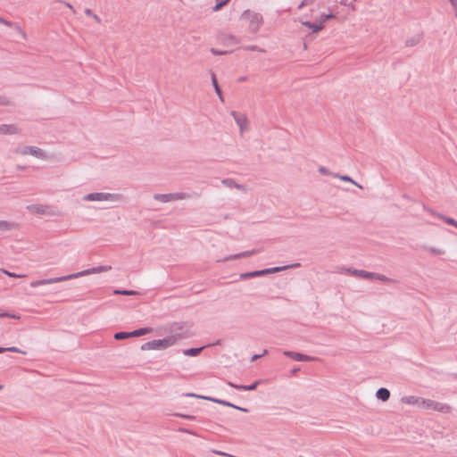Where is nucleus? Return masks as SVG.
Masks as SVG:
<instances>
[{
  "mask_svg": "<svg viewBox=\"0 0 457 457\" xmlns=\"http://www.w3.org/2000/svg\"><path fill=\"white\" fill-rule=\"evenodd\" d=\"M109 270H111V266L94 267V268L87 269V270H82V271H79V272H77V273H72V274H70V275H67V276H62V277H56V278H51L36 280V281H33V282L30 283V287H37L43 286V285H48V284H54V283L61 282V281H66V280H69V279L76 278L82 277V276L88 275V274H94V273H99V272H102V271H107Z\"/></svg>",
  "mask_w": 457,
  "mask_h": 457,
  "instance_id": "obj_1",
  "label": "nucleus"
},
{
  "mask_svg": "<svg viewBox=\"0 0 457 457\" xmlns=\"http://www.w3.org/2000/svg\"><path fill=\"white\" fill-rule=\"evenodd\" d=\"M241 20L247 21L248 23V30L252 33H256L259 29L261 25L263 22L262 16L251 10H245L241 14L240 17Z\"/></svg>",
  "mask_w": 457,
  "mask_h": 457,
  "instance_id": "obj_2",
  "label": "nucleus"
},
{
  "mask_svg": "<svg viewBox=\"0 0 457 457\" xmlns=\"http://www.w3.org/2000/svg\"><path fill=\"white\" fill-rule=\"evenodd\" d=\"M299 266H300V263H294L292 265H286V266H281V267H273V268H268V269H263V270H260L249 271V272H245V273H241L239 275V278L240 279H248V278H257V277H261V276H264V275L278 272V271L287 270L288 268H296V267H299Z\"/></svg>",
  "mask_w": 457,
  "mask_h": 457,
  "instance_id": "obj_3",
  "label": "nucleus"
},
{
  "mask_svg": "<svg viewBox=\"0 0 457 457\" xmlns=\"http://www.w3.org/2000/svg\"><path fill=\"white\" fill-rule=\"evenodd\" d=\"M175 343L176 339L170 337L162 339H154L143 344L141 350H162L173 345Z\"/></svg>",
  "mask_w": 457,
  "mask_h": 457,
  "instance_id": "obj_4",
  "label": "nucleus"
},
{
  "mask_svg": "<svg viewBox=\"0 0 457 457\" xmlns=\"http://www.w3.org/2000/svg\"><path fill=\"white\" fill-rule=\"evenodd\" d=\"M196 193H184V192H177V193H169V194H155L154 195V199L156 201H160L162 203H168L176 200H183L189 199L197 196Z\"/></svg>",
  "mask_w": 457,
  "mask_h": 457,
  "instance_id": "obj_5",
  "label": "nucleus"
},
{
  "mask_svg": "<svg viewBox=\"0 0 457 457\" xmlns=\"http://www.w3.org/2000/svg\"><path fill=\"white\" fill-rule=\"evenodd\" d=\"M120 195L118 194H111V193H104V192H95L85 195L83 196L84 201H118L120 200Z\"/></svg>",
  "mask_w": 457,
  "mask_h": 457,
  "instance_id": "obj_6",
  "label": "nucleus"
},
{
  "mask_svg": "<svg viewBox=\"0 0 457 457\" xmlns=\"http://www.w3.org/2000/svg\"><path fill=\"white\" fill-rule=\"evenodd\" d=\"M171 336L170 337H173L176 339H183L190 337L187 329V323L186 322H174L170 327Z\"/></svg>",
  "mask_w": 457,
  "mask_h": 457,
  "instance_id": "obj_7",
  "label": "nucleus"
},
{
  "mask_svg": "<svg viewBox=\"0 0 457 457\" xmlns=\"http://www.w3.org/2000/svg\"><path fill=\"white\" fill-rule=\"evenodd\" d=\"M15 153L21 155L31 154L38 159H46V154L39 147L25 145L16 148Z\"/></svg>",
  "mask_w": 457,
  "mask_h": 457,
  "instance_id": "obj_8",
  "label": "nucleus"
},
{
  "mask_svg": "<svg viewBox=\"0 0 457 457\" xmlns=\"http://www.w3.org/2000/svg\"><path fill=\"white\" fill-rule=\"evenodd\" d=\"M420 406H421L425 409H429V410H434V411H443V412H445L450 409V407L446 404H444V403H438V402H436V401H433L430 399H424V398L420 399Z\"/></svg>",
  "mask_w": 457,
  "mask_h": 457,
  "instance_id": "obj_9",
  "label": "nucleus"
},
{
  "mask_svg": "<svg viewBox=\"0 0 457 457\" xmlns=\"http://www.w3.org/2000/svg\"><path fill=\"white\" fill-rule=\"evenodd\" d=\"M283 354L288 358H291L297 361H312L314 358L301 353L293 352L289 350H286L283 352Z\"/></svg>",
  "mask_w": 457,
  "mask_h": 457,
  "instance_id": "obj_10",
  "label": "nucleus"
},
{
  "mask_svg": "<svg viewBox=\"0 0 457 457\" xmlns=\"http://www.w3.org/2000/svg\"><path fill=\"white\" fill-rule=\"evenodd\" d=\"M21 129L15 124H0V134L12 135L19 134Z\"/></svg>",
  "mask_w": 457,
  "mask_h": 457,
  "instance_id": "obj_11",
  "label": "nucleus"
},
{
  "mask_svg": "<svg viewBox=\"0 0 457 457\" xmlns=\"http://www.w3.org/2000/svg\"><path fill=\"white\" fill-rule=\"evenodd\" d=\"M230 114H231V116H233L236 123L240 128V130L243 131L246 128V125H247V118H246V116L244 115V114L238 113L236 111H232L230 112Z\"/></svg>",
  "mask_w": 457,
  "mask_h": 457,
  "instance_id": "obj_12",
  "label": "nucleus"
},
{
  "mask_svg": "<svg viewBox=\"0 0 457 457\" xmlns=\"http://www.w3.org/2000/svg\"><path fill=\"white\" fill-rule=\"evenodd\" d=\"M261 383V380H255L253 383H252L251 385H238V384H235V383H232V382H228V386L233 387V388H236V389H238V390H244V391H253L257 388L258 385Z\"/></svg>",
  "mask_w": 457,
  "mask_h": 457,
  "instance_id": "obj_13",
  "label": "nucleus"
},
{
  "mask_svg": "<svg viewBox=\"0 0 457 457\" xmlns=\"http://www.w3.org/2000/svg\"><path fill=\"white\" fill-rule=\"evenodd\" d=\"M427 211L431 213L433 216L444 220L446 224L448 225H451V226H453L455 228H457V220H455L454 219L451 218V217H447L444 214H441L439 212H434L432 209H427Z\"/></svg>",
  "mask_w": 457,
  "mask_h": 457,
  "instance_id": "obj_14",
  "label": "nucleus"
},
{
  "mask_svg": "<svg viewBox=\"0 0 457 457\" xmlns=\"http://www.w3.org/2000/svg\"><path fill=\"white\" fill-rule=\"evenodd\" d=\"M258 252H259V250H255V249H253L251 251H245V252H242V253H239L237 254L228 255V256L225 257L223 259V261L228 262V261L237 260V259H240V258L249 257Z\"/></svg>",
  "mask_w": 457,
  "mask_h": 457,
  "instance_id": "obj_15",
  "label": "nucleus"
},
{
  "mask_svg": "<svg viewBox=\"0 0 457 457\" xmlns=\"http://www.w3.org/2000/svg\"><path fill=\"white\" fill-rule=\"evenodd\" d=\"M347 271L354 276H358L362 278L371 279L373 278V272L366 271L363 270L348 269Z\"/></svg>",
  "mask_w": 457,
  "mask_h": 457,
  "instance_id": "obj_16",
  "label": "nucleus"
},
{
  "mask_svg": "<svg viewBox=\"0 0 457 457\" xmlns=\"http://www.w3.org/2000/svg\"><path fill=\"white\" fill-rule=\"evenodd\" d=\"M221 183L228 187H230V188H237L238 190H242V191H245V186L243 185H240L238 183H237L233 179H224L221 180Z\"/></svg>",
  "mask_w": 457,
  "mask_h": 457,
  "instance_id": "obj_17",
  "label": "nucleus"
},
{
  "mask_svg": "<svg viewBox=\"0 0 457 457\" xmlns=\"http://www.w3.org/2000/svg\"><path fill=\"white\" fill-rule=\"evenodd\" d=\"M303 25L304 27H307L313 33H317V32L320 31L324 28L323 25L321 23H320L318 21L316 22L303 21Z\"/></svg>",
  "mask_w": 457,
  "mask_h": 457,
  "instance_id": "obj_18",
  "label": "nucleus"
},
{
  "mask_svg": "<svg viewBox=\"0 0 457 457\" xmlns=\"http://www.w3.org/2000/svg\"><path fill=\"white\" fill-rule=\"evenodd\" d=\"M376 397L382 402H386L390 397V391L386 387H380L376 392Z\"/></svg>",
  "mask_w": 457,
  "mask_h": 457,
  "instance_id": "obj_19",
  "label": "nucleus"
},
{
  "mask_svg": "<svg viewBox=\"0 0 457 457\" xmlns=\"http://www.w3.org/2000/svg\"><path fill=\"white\" fill-rule=\"evenodd\" d=\"M0 23L5 25L7 27H10V28H14L23 36V37H26V33L22 30V29L21 28V26L19 24L10 21H7L2 17H0Z\"/></svg>",
  "mask_w": 457,
  "mask_h": 457,
  "instance_id": "obj_20",
  "label": "nucleus"
},
{
  "mask_svg": "<svg viewBox=\"0 0 457 457\" xmlns=\"http://www.w3.org/2000/svg\"><path fill=\"white\" fill-rule=\"evenodd\" d=\"M153 330L152 328H140L129 332V337H137L150 333Z\"/></svg>",
  "mask_w": 457,
  "mask_h": 457,
  "instance_id": "obj_21",
  "label": "nucleus"
},
{
  "mask_svg": "<svg viewBox=\"0 0 457 457\" xmlns=\"http://www.w3.org/2000/svg\"><path fill=\"white\" fill-rule=\"evenodd\" d=\"M203 399L204 400H207V401H211V402H213V403H219L220 405H223V406H228V407H231V408H237V405H235L234 403L228 402V401H226V400H221V399H218V398H214V397H203Z\"/></svg>",
  "mask_w": 457,
  "mask_h": 457,
  "instance_id": "obj_22",
  "label": "nucleus"
},
{
  "mask_svg": "<svg viewBox=\"0 0 457 457\" xmlns=\"http://www.w3.org/2000/svg\"><path fill=\"white\" fill-rule=\"evenodd\" d=\"M212 86L214 87V90H215V93L217 94L218 97L220 98V100L221 102H224V98H223V96H222V92H221V89L218 84V80L216 79V76L213 72H212Z\"/></svg>",
  "mask_w": 457,
  "mask_h": 457,
  "instance_id": "obj_23",
  "label": "nucleus"
},
{
  "mask_svg": "<svg viewBox=\"0 0 457 457\" xmlns=\"http://www.w3.org/2000/svg\"><path fill=\"white\" fill-rule=\"evenodd\" d=\"M204 346L202 347H194V348H188L183 351V353L187 356H197L200 354V353L203 351Z\"/></svg>",
  "mask_w": 457,
  "mask_h": 457,
  "instance_id": "obj_24",
  "label": "nucleus"
},
{
  "mask_svg": "<svg viewBox=\"0 0 457 457\" xmlns=\"http://www.w3.org/2000/svg\"><path fill=\"white\" fill-rule=\"evenodd\" d=\"M113 294L120 295H140V293L137 291L128 290V289H114Z\"/></svg>",
  "mask_w": 457,
  "mask_h": 457,
  "instance_id": "obj_25",
  "label": "nucleus"
},
{
  "mask_svg": "<svg viewBox=\"0 0 457 457\" xmlns=\"http://www.w3.org/2000/svg\"><path fill=\"white\" fill-rule=\"evenodd\" d=\"M46 207L44 206V205H40V204H32V205H29L28 206V209L35 213H38V214H44L46 212L45 209Z\"/></svg>",
  "mask_w": 457,
  "mask_h": 457,
  "instance_id": "obj_26",
  "label": "nucleus"
},
{
  "mask_svg": "<svg viewBox=\"0 0 457 457\" xmlns=\"http://www.w3.org/2000/svg\"><path fill=\"white\" fill-rule=\"evenodd\" d=\"M15 226L16 225L13 222H9L6 220H0V230L1 231L12 230V228H15Z\"/></svg>",
  "mask_w": 457,
  "mask_h": 457,
  "instance_id": "obj_27",
  "label": "nucleus"
},
{
  "mask_svg": "<svg viewBox=\"0 0 457 457\" xmlns=\"http://www.w3.org/2000/svg\"><path fill=\"white\" fill-rule=\"evenodd\" d=\"M372 279H378L379 281L385 282V283H391L394 282V279L387 278L386 276L379 273L373 272V278Z\"/></svg>",
  "mask_w": 457,
  "mask_h": 457,
  "instance_id": "obj_28",
  "label": "nucleus"
},
{
  "mask_svg": "<svg viewBox=\"0 0 457 457\" xmlns=\"http://www.w3.org/2000/svg\"><path fill=\"white\" fill-rule=\"evenodd\" d=\"M335 178H338L339 179L343 180V181H346V182H351L353 184H354L355 186H357L358 187L361 188L362 187L361 185H359L358 183H356L351 177L347 176V175H339V174H335L334 175Z\"/></svg>",
  "mask_w": 457,
  "mask_h": 457,
  "instance_id": "obj_29",
  "label": "nucleus"
},
{
  "mask_svg": "<svg viewBox=\"0 0 457 457\" xmlns=\"http://www.w3.org/2000/svg\"><path fill=\"white\" fill-rule=\"evenodd\" d=\"M336 18V14L332 13V12H329V13H327V14H321L319 19H318V21L320 23H321L323 26H324V23L330 20V19H334Z\"/></svg>",
  "mask_w": 457,
  "mask_h": 457,
  "instance_id": "obj_30",
  "label": "nucleus"
},
{
  "mask_svg": "<svg viewBox=\"0 0 457 457\" xmlns=\"http://www.w3.org/2000/svg\"><path fill=\"white\" fill-rule=\"evenodd\" d=\"M113 337L115 340H124V339L129 338V332L119 331L114 334Z\"/></svg>",
  "mask_w": 457,
  "mask_h": 457,
  "instance_id": "obj_31",
  "label": "nucleus"
},
{
  "mask_svg": "<svg viewBox=\"0 0 457 457\" xmlns=\"http://www.w3.org/2000/svg\"><path fill=\"white\" fill-rule=\"evenodd\" d=\"M424 249L430 252L433 254H436V255H442V254H445V250L436 248V247L425 246Z\"/></svg>",
  "mask_w": 457,
  "mask_h": 457,
  "instance_id": "obj_32",
  "label": "nucleus"
},
{
  "mask_svg": "<svg viewBox=\"0 0 457 457\" xmlns=\"http://www.w3.org/2000/svg\"><path fill=\"white\" fill-rule=\"evenodd\" d=\"M420 39V37H412L411 38H408L405 41V46H414L419 44Z\"/></svg>",
  "mask_w": 457,
  "mask_h": 457,
  "instance_id": "obj_33",
  "label": "nucleus"
},
{
  "mask_svg": "<svg viewBox=\"0 0 457 457\" xmlns=\"http://www.w3.org/2000/svg\"><path fill=\"white\" fill-rule=\"evenodd\" d=\"M230 0H216V4L213 7V11H219L225 6Z\"/></svg>",
  "mask_w": 457,
  "mask_h": 457,
  "instance_id": "obj_34",
  "label": "nucleus"
},
{
  "mask_svg": "<svg viewBox=\"0 0 457 457\" xmlns=\"http://www.w3.org/2000/svg\"><path fill=\"white\" fill-rule=\"evenodd\" d=\"M5 349V352H12V353H21L23 355L26 354V352L17 348L16 346H11V347H4Z\"/></svg>",
  "mask_w": 457,
  "mask_h": 457,
  "instance_id": "obj_35",
  "label": "nucleus"
},
{
  "mask_svg": "<svg viewBox=\"0 0 457 457\" xmlns=\"http://www.w3.org/2000/svg\"><path fill=\"white\" fill-rule=\"evenodd\" d=\"M420 399L421 398H416L415 396H409V397H407L406 403H412V404H418L420 406Z\"/></svg>",
  "mask_w": 457,
  "mask_h": 457,
  "instance_id": "obj_36",
  "label": "nucleus"
},
{
  "mask_svg": "<svg viewBox=\"0 0 457 457\" xmlns=\"http://www.w3.org/2000/svg\"><path fill=\"white\" fill-rule=\"evenodd\" d=\"M319 172L322 175H326V176H333L334 177V173L330 172L328 170V169H327L326 167L324 166H320L319 168Z\"/></svg>",
  "mask_w": 457,
  "mask_h": 457,
  "instance_id": "obj_37",
  "label": "nucleus"
},
{
  "mask_svg": "<svg viewBox=\"0 0 457 457\" xmlns=\"http://www.w3.org/2000/svg\"><path fill=\"white\" fill-rule=\"evenodd\" d=\"M85 13L87 16L93 17L97 22L101 21V19L96 14H94L93 12L90 9H86L85 10Z\"/></svg>",
  "mask_w": 457,
  "mask_h": 457,
  "instance_id": "obj_38",
  "label": "nucleus"
},
{
  "mask_svg": "<svg viewBox=\"0 0 457 457\" xmlns=\"http://www.w3.org/2000/svg\"><path fill=\"white\" fill-rule=\"evenodd\" d=\"M10 101L9 99L4 96H0V105L6 106L9 105Z\"/></svg>",
  "mask_w": 457,
  "mask_h": 457,
  "instance_id": "obj_39",
  "label": "nucleus"
},
{
  "mask_svg": "<svg viewBox=\"0 0 457 457\" xmlns=\"http://www.w3.org/2000/svg\"><path fill=\"white\" fill-rule=\"evenodd\" d=\"M176 416H179V417H181L183 419H186V420H195L196 419L195 416H193V415H187V414H179V413H177L175 414Z\"/></svg>",
  "mask_w": 457,
  "mask_h": 457,
  "instance_id": "obj_40",
  "label": "nucleus"
},
{
  "mask_svg": "<svg viewBox=\"0 0 457 457\" xmlns=\"http://www.w3.org/2000/svg\"><path fill=\"white\" fill-rule=\"evenodd\" d=\"M211 53L213 54V55H222V54H228V51H220V50H217L215 48H212L211 49Z\"/></svg>",
  "mask_w": 457,
  "mask_h": 457,
  "instance_id": "obj_41",
  "label": "nucleus"
},
{
  "mask_svg": "<svg viewBox=\"0 0 457 457\" xmlns=\"http://www.w3.org/2000/svg\"><path fill=\"white\" fill-rule=\"evenodd\" d=\"M0 317H7V318H12V319H20L19 316H17L15 314H11L9 312H1L0 313Z\"/></svg>",
  "mask_w": 457,
  "mask_h": 457,
  "instance_id": "obj_42",
  "label": "nucleus"
},
{
  "mask_svg": "<svg viewBox=\"0 0 457 457\" xmlns=\"http://www.w3.org/2000/svg\"><path fill=\"white\" fill-rule=\"evenodd\" d=\"M2 271L4 273L7 274L9 277H12V278H22V277H24V275H17L14 272H10V271H7L5 270H2Z\"/></svg>",
  "mask_w": 457,
  "mask_h": 457,
  "instance_id": "obj_43",
  "label": "nucleus"
},
{
  "mask_svg": "<svg viewBox=\"0 0 457 457\" xmlns=\"http://www.w3.org/2000/svg\"><path fill=\"white\" fill-rule=\"evenodd\" d=\"M179 432H182V433H187V434H190V435H196L194 431H192L191 429H188V428H179Z\"/></svg>",
  "mask_w": 457,
  "mask_h": 457,
  "instance_id": "obj_44",
  "label": "nucleus"
},
{
  "mask_svg": "<svg viewBox=\"0 0 457 457\" xmlns=\"http://www.w3.org/2000/svg\"><path fill=\"white\" fill-rule=\"evenodd\" d=\"M246 49L250 50V51L264 52V50L259 48L257 46H247Z\"/></svg>",
  "mask_w": 457,
  "mask_h": 457,
  "instance_id": "obj_45",
  "label": "nucleus"
},
{
  "mask_svg": "<svg viewBox=\"0 0 457 457\" xmlns=\"http://www.w3.org/2000/svg\"><path fill=\"white\" fill-rule=\"evenodd\" d=\"M186 396H187V397H196V398H201V399H203V397H204V395H196V394H194V393H187V394H186Z\"/></svg>",
  "mask_w": 457,
  "mask_h": 457,
  "instance_id": "obj_46",
  "label": "nucleus"
},
{
  "mask_svg": "<svg viewBox=\"0 0 457 457\" xmlns=\"http://www.w3.org/2000/svg\"><path fill=\"white\" fill-rule=\"evenodd\" d=\"M265 353H267V350H264L262 354H253L252 356L251 360L255 361V360L259 359L260 357H262V355H264Z\"/></svg>",
  "mask_w": 457,
  "mask_h": 457,
  "instance_id": "obj_47",
  "label": "nucleus"
},
{
  "mask_svg": "<svg viewBox=\"0 0 457 457\" xmlns=\"http://www.w3.org/2000/svg\"><path fill=\"white\" fill-rule=\"evenodd\" d=\"M452 5L455 9V17L457 18V0H449Z\"/></svg>",
  "mask_w": 457,
  "mask_h": 457,
  "instance_id": "obj_48",
  "label": "nucleus"
},
{
  "mask_svg": "<svg viewBox=\"0 0 457 457\" xmlns=\"http://www.w3.org/2000/svg\"><path fill=\"white\" fill-rule=\"evenodd\" d=\"M313 0H303L298 6L301 9L303 5L312 3Z\"/></svg>",
  "mask_w": 457,
  "mask_h": 457,
  "instance_id": "obj_49",
  "label": "nucleus"
},
{
  "mask_svg": "<svg viewBox=\"0 0 457 457\" xmlns=\"http://www.w3.org/2000/svg\"><path fill=\"white\" fill-rule=\"evenodd\" d=\"M300 370L299 367H295L293 370H291L290 373L291 375H295Z\"/></svg>",
  "mask_w": 457,
  "mask_h": 457,
  "instance_id": "obj_50",
  "label": "nucleus"
},
{
  "mask_svg": "<svg viewBox=\"0 0 457 457\" xmlns=\"http://www.w3.org/2000/svg\"><path fill=\"white\" fill-rule=\"evenodd\" d=\"M236 409H237V410H239V411H243V412H248V411H249V410H248V409H246V408H243V407H239V406H237V408H236Z\"/></svg>",
  "mask_w": 457,
  "mask_h": 457,
  "instance_id": "obj_51",
  "label": "nucleus"
},
{
  "mask_svg": "<svg viewBox=\"0 0 457 457\" xmlns=\"http://www.w3.org/2000/svg\"><path fill=\"white\" fill-rule=\"evenodd\" d=\"M340 4H342L344 5H348L347 0H340Z\"/></svg>",
  "mask_w": 457,
  "mask_h": 457,
  "instance_id": "obj_52",
  "label": "nucleus"
},
{
  "mask_svg": "<svg viewBox=\"0 0 457 457\" xmlns=\"http://www.w3.org/2000/svg\"><path fill=\"white\" fill-rule=\"evenodd\" d=\"M17 169H18V170H25V169H26V167H25V166H20V165H17Z\"/></svg>",
  "mask_w": 457,
  "mask_h": 457,
  "instance_id": "obj_53",
  "label": "nucleus"
},
{
  "mask_svg": "<svg viewBox=\"0 0 457 457\" xmlns=\"http://www.w3.org/2000/svg\"><path fill=\"white\" fill-rule=\"evenodd\" d=\"M245 79H246V78H245V77H240V78L238 79V80H239V81H245Z\"/></svg>",
  "mask_w": 457,
  "mask_h": 457,
  "instance_id": "obj_54",
  "label": "nucleus"
},
{
  "mask_svg": "<svg viewBox=\"0 0 457 457\" xmlns=\"http://www.w3.org/2000/svg\"><path fill=\"white\" fill-rule=\"evenodd\" d=\"M4 352H5L4 347H1V346H0V353H4Z\"/></svg>",
  "mask_w": 457,
  "mask_h": 457,
  "instance_id": "obj_55",
  "label": "nucleus"
},
{
  "mask_svg": "<svg viewBox=\"0 0 457 457\" xmlns=\"http://www.w3.org/2000/svg\"><path fill=\"white\" fill-rule=\"evenodd\" d=\"M220 344V340H217L214 344H212L213 345H218Z\"/></svg>",
  "mask_w": 457,
  "mask_h": 457,
  "instance_id": "obj_56",
  "label": "nucleus"
},
{
  "mask_svg": "<svg viewBox=\"0 0 457 457\" xmlns=\"http://www.w3.org/2000/svg\"><path fill=\"white\" fill-rule=\"evenodd\" d=\"M67 6L72 9V6L70 4H67Z\"/></svg>",
  "mask_w": 457,
  "mask_h": 457,
  "instance_id": "obj_57",
  "label": "nucleus"
},
{
  "mask_svg": "<svg viewBox=\"0 0 457 457\" xmlns=\"http://www.w3.org/2000/svg\"><path fill=\"white\" fill-rule=\"evenodd\" d=\"M2 388H3V386L0 385V389H2Z\"/></svg>",
  "mask_w": 457,
  "mask_h": 457,
  "instance_id": "obj_58",
  "label": "nucleus"
}]
</instances>
